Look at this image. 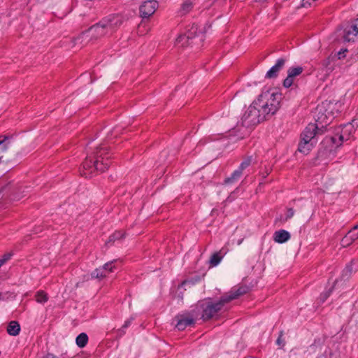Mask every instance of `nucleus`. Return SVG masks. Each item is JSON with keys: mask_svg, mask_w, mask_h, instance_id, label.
Instances as JSON below:
<instances>
[{"mask_svg": "<svg viewBox=\"0 0 358 358\" xmlns=\"http://www.w3.org/2000/svg\"><path fill=\"white\" fill-rule=\"evenodd\" d=\"M285 62L286 59L284 58L278 59L275 64L266 72L265 78L269 79L276 78L285 66Z\"/></svg>", "mask_w": 358, "mask_h": 358, "instance_id": "13", "label": "nucleus"}, {"mask_svg": "<svg viewBox=\"0 0 358 358\" xmlns=\"http://www.w3.org/2000/svg\"><path fill=\"white\" fill-rule=\"evenodd\" d=\"M132 320H133V318H132V317H131V318H129V320H126V321L124 322V324L122 325V327H121V329H120L119 331H122V334H124V330H125L127 327H129L130 326V324H131V323Z\"/></svg>", "mask_w": 358, "mask_h": 358, "instance_id": "32", "label": "nucleus"}, {"mask_svg": "<svg viewBox=\"0 0 358 358\" xmlns=\"http://www.w3.org/2000/svg\"><path fill=\"white\" fill-rule=\"evenodd\" d=\"M246 292L245 287L232 289L229 293L223 296L217 302H213L210 299L199 301L196 307V312L203 320H208L215 316L224 306L233 299H236Z\"/></svg>", "mask_w": 358, "mask_h": 358, "instance_id": "1", "label": "nucleus"}, {"mask_svg": "<svg viewBox=\"0 0 358 358\" xmlns=\"http://www.w3.org/2000/svg\"><path fill=\"white\" fill-rule=\"evenodd\" d=\"M1 143V142L0 141V144Z\"/></svg>", "mask_w": 358, "mask_h": 358, "instance_id": "39", "label": "nucleus"}, {"mask_svg": "<svg viewBox=\"0 0 358 358\" xmlns=\"http://www.w3.org/2000/svg\"><path fill=\"white\" fill-rule=\"evenodd\" d=\"M10 138L8 136H0V150L2 152H5L8 150L10 146Z\"/></svg>", "mask_w": 358, "mask_h": 358, "instance_id": "21", "label": "nucleus"}, {"mask_svg": "<svg viewBox=\"0 0 358 358\" xmlns=\"http://www.w3.org/2000/svg\"><path fill=\"white\" fill-rule=\"evenodd\" d=\"M35 298L36 301L39 303H45L48 300V294L42 290L38 291L36 293Z\"/></svg>", "mask_w": 358, "mask_h": 358, "instance_id": "22", "label": "nucleus"}, {"mask_svg": "<svg viewBox=\"0 0 358 358\" xmlns=\"http://www.w3.org/2000/svg\"><path fill=\"white\" fill-rule=\"evenodd\" d=\"M323 127L324 126L322 125V128L319 129L318 124H309L301 135L298 150L305 155L308 154L317 142L316 136L323 133Z\"/></svg>", "mask_w": 358, "mask_h": 358, "instance_id": "4", "label": "nucleus"}, {"mask_svg": "<svg viewBox=\"0 0 358 358\" xmlns=\"http://www.w3.org/2000/svg\"><path fill=\"white\" fill-rule=\"evenodd\" d=\"M353 126L351 124L344 125L340 131H337L334 136H332L326 140L331 141L336 147L341 145L344 141H348L350 138V134L353 131Z\"/></svg>", "mask_w": 358, "mask_h": 358, "instance_id": "7", "label": "nucleus"}, {"mask_svg": "<svg viewBox=\"0 0 358 358\" xmlns=\"http://www.w3.org/2000/svg\"><path fill=\"white\" fill-rule=\"evenodd\" d=\"M251 162H252V157H248L240 164L238 170H241V172L242 173L244 169H245L247 167H248L250 165Z\"/></svg>", "mask_w": 358, "mask_h": 358, "instance_id": "26", "label": "nucleus"}, {"mask_svg": "<svg viewBox=\"0 0 358 358\" xmlns=\"http://www.w3.org/2000/svg\"><path fill=\"white\" fill-rule=\"evenodd\" d=\"M110 157L108 148L105 144L101 145L96 148L93 157L87 156L80 171V174L85 178H90L96 171H105L110 164Z\"/></svg>", "mask_w": 358, "mask_h": 358, "instance_id": "2", "label": "nucleus"}, {"mask_svg": "<svg viewBox=\"0 0 358 358\" xmlns=\"http://www.w3.org/2000/svg\"><path fill=\"white\" fill-rule=\"evenodd\" d=\"M357 231H358V229H357Z\"/></svg>", "mask_w": 358, "mask_h": 358, "instance_id": "40", "label": "nucleus"}, {"mask_svg": "<svg viewBox=\"0 0 358 358\" xmlns=\"http://www.w3.org/2000/svg\"><path fill=\"white\" fill-rule=\"evenodd\" d=\"M225 252H222V250H221L218 252L214 253L210 259V263L212 266H215L220 264L222 259L223 258Z\"/></svg>", "mask_w": 358, "mask_h": 358, "instance_id": "18", "label": "nucleus"}, {"mask_svg": "<svg viewBox=\"0 0 358 358\" xmlns=\"http://www.w3.org/2000/svg\"><path fill=\"white\" fill-rule=\"evenodd\" d=\"M8 298V292H0V301H4Z\"/></svg>", "mask_w": 358, "mask_h": 358, "instance_id": "35", "label": "nucleus"}, {"mask_svg": "<svg viewBox=\"0 0 358 358\" xmlns=\"http://www.w3.org/2000/svg\"><path fill=\"white\" fill-rule=\"evenodd\" d=\"M198 27L197 25H192V28L189 30L187 34L180 36L177 40L176 43L178 45L181 43V45H184L185 43H183L184 41L193 39L196 36H199V34L201 33V30H199V34H197Z\"/></svg>", "mask_w": 358, "mask_h": 358, "instance_id": "14", "label": "nucleus"}, {"mask_svg": "<svg viewBox=\"0 0 358 358\" xmlns=\"http://www.w3.org/2000/svg\"><path fill=\"white\" fill-rule=\"evenodd\" d=\"M290 238L289 233L284 229L276 231L273 234V240L278 243L287 242Z\"/></svg>", "mask_w": 358, "mask_h": 358, "instance_id": "15", "label": "nucleus"}, {"mask_svg": "<svg viewBox=\"0 0 358 358\" xmlns=\"http://www.w3.org/2000/svg\"><path fill=\"white\" fill-rule=\"evenodd\" d=\"M2 157H0V162L1 161Z\"/></svg>", "mask_w": 358, "mask_h": 358, "instance_id": "38", "label": "nucleus"}, {"mask_svg": "<svg viewBox=\"0 0 358 358\" xmlns=\"http://www.w3.org/2000/svg\"><path fill=\"white\" fill-rule=\"evenodd\" d=\"M88 31L90 32L96 38L110 34L103 20H101L99 23L92 26L88 29Z\"/></svg>", "mask_w": 358, "mask_h": 358, "instance_id": "12", "label": "nucleus"}, {"mask_svg": "<svg viewBox=\"0 0 358 358\" xmlns=\"http://www.w3.org/2000/svg\"><path fill=\"white\" fill-rule=\"evenodd\" d=\"M355 264L354 262H352L350 264L347 265L345 269L343 271V276L348 278L351 274L357 270V268H354L353 266Z\"/></svg>", "mask_w": 358, "mask_h": 358, "instance_id": "23", "label": "nucleus"}, {"mask_svg": "<svg viewBox=\"0 0 358 358\" xmlns=\"http://www.w3.org/2000/svg\"><path fill=\"white\" fill-rule=\"evenodd\" d=\"M20 331V327L17 322L11 321L7 327V331L10 336H17Z\"/></svg>", "mask_w": 358, "mask_h": 358, "instance_id": "16", "label": "nucleus"}, {"mask_svg": "<svg viewBox=\"0 0 358 358\" xmlns=\"http://www.w3.org/2000/svg\"><path fill=\"white\" fill-rule=\"evenodd\" d=\"M313 0H302L301 6L304 8H308L311 6Z\"/></svg>", "mask_w": 358, "mask_h": 358, "instance_id": "33", "label": "nucleus"}, {"mask_svg": "<svg viewBox=\"0 0 358 358\" xmlns=\"http://www.w3.org/2000/svg\"><path fill=\"white\" fill-rule=\"evenodd\" d=\"M259 108L255 100L248 107L241 118L244 127L255 126L268 118Z\"/></svg>", "mask_w": 358, "mask_h": 358, "instance_id": "5", "label": "nucleus"}, {"mask_svg": "<svg viewBox=\"0 0 358 358\" xmlns=\"http://www.w3.org/2000/svg\"><path fill=\"white\" fill-rule=\"evenodd\" d=\"M88 341V336L85 333L80 334L76 339V345L79 348H84Z\"/></svg>", "mask_w": 358, "mask_h": 358, "instance_id": "20", "label": "nucleus"}, {"mask_svg": "<svg viewBox=\"0 0 358 358\" xmlns=\"http://www.w3.org/2000/svg\"><path fill=\"white\" fill-rule=\"evenodd\" d=\"M242 173L241 170H235L230 177L227 178L224 180V184L226 185H231L234 182H237L241 177Z\"/></svg>", "mask_w": 358, "mask_h": 358, "instance_id": "17", "label": "nucleus"}, {"mask_svg": "<svg viewBox=\"0 0 358 358\" xmlns=\"http://www.w3.org/2000/svg\"><path fill=\"white\" fill-rule=\"evenodd\" d=\"M330 121L331 118L327 115H324V117H322V115L321 117H318L317 120L319 124H324L327 125Z\"/></svg>", "mask_w": 358, "mask_h": 358, "instance_id": "29", "label": "nucleus"}, {"mask_svg": "<svg viewBox=\"0 0 358 358\" xmlns=\"http://www.w3.org/2000/svg\"><path fill=\"white\" fill-rule=\"evenodd\" d=\"M358 227L355 225L351 230L348 231L347 235L348 237L353 240L354 241L358 238Z\"/></svg>", "mask_w": 358, "mask_h": 358, "instance_id": "25", "label": "nucleus"}, {"mask_svg": "<svg viewBox=\"0 0 358 358\" xmlns=\"http://www.w3.org/2000/svg\"><path fill=\"white\" fill-rule=\"evenodd\" d=\"M123 237V234L120 231H117L114 233L112 236L109 238V241H115L117 239H120Z\"/></svg>", "mask_w": 358, "mask_h": 358, "instance_id": "31", "label": "nucleus"}, {"mask_svg": "<svg viewBox=\"0 0 358 358\" xmlns=\"http://www.w3.org/2000/svg\"><path fill=\"white\" fill-rule=\"evenodd\" d=\"M11 257V255L8 253V254H5L2 258H1V260H3V264L7 262L8 259H10Z\"/></svg>", "mask_w": 358, "mask_h": 358, "instance_id": "36", "label": "nucleus"}, {"mask_svg": "<svg viewBox=\"0 0 358 358\" xmlns=\"http://www.w3.org/2000/svg\"><path fill=\"white\" fill-rule=\"evenodd\" d=\"M115 261L108 262L105 264L101 268H103V270L106 272V275L110 272L113 271V268H115V266H113Z\"/></svg>", "mask_w": 358, "mask_h": 358, "instance_id": "27", "label": "nucleus"}, {"mask_svg": "<svg viewBox=\"0 0 358 358\" xmlns=\"http://www.w3.org/2000/svg\"><path fill=\"white\" fill-rule=\"evenodd\" d=\"M282 99V94L278 90L270 88L263 90L255 101L263 113L269 117L278 110Z\"/></svg>", "mask_w": 358, "mask_h": 358, "instance_id": "3", "label": "nucleus"}, {"mask_svg": "<svg viewBox=\"0 0 358 358\" xmlns=\"http://www.w3.org/2000/svg\"><path fill=\"white\" fill-rule=\"evenodd\" d=\"M103 21L106 24V27L108 29L110 34H111L122 24L123 20L120 15H111L104 17Z\"/></svg>", "mask_w": 358, "mask_h": 358, "instance_id": "9", "label": "nucleus"}, {"mask_svg": "<svg viewBox=\"0 0 358 358\" xmlns=\"http://www.w3.org/2000/svg\"><path fill=\"white\" fill-rule=\"evenodd\" d=\"M303 71L301 66L290 67L287 70V76L283 81V86L286 88L291 87L294 83V78L301 75Z\"/></svg>", "mask_w": 358, "mask_h": 358, "instance_id": "11", "label": "nucleus"}, {"mask_svg": "<svg viewBox=\"0 0 358 358\" xmlns=\"http://www.w3.org/2000/svg\"><path fill=\"white\" fill-rule=\"evenodd\" d=\"M331 290L329 289L328 291H326V292H323L322 294H321V295L319 298L320 303H324L327 300V299L331 295Z\"/></svg>", "mask_w": 358, "mask_h": 358, "instance_id": "28", "label": "nucleus"}, {"mask_svg": "<svg viewBox=\"0 0 358 358\" xmlns=\"http://www.w3.org/2000/svg\"><path fill=\"white\" fill-rule=\"evenodd\" d=\"M294 210L292 208H289L286 213V220L290 219L293 217Z\"/></svg>", "mask_w": 358, "mask_h": 358, "instance_id": "34", "label": "nucleus"}, {"mask_svg": "<svg viewBox=\"0 0 358 358\" xmlns=\"http://www.w3.org/2000/svg\"><path fill=\"white\" fill-rule=\"evenodd\" d=\"M193 8V2L191 0L185 1L181 5L179 13L181 15L188 13Z\"/></svg>", "mask_w": 358, "mask_h": 358, "instance_id": "19", "label": "nucleus"}, {"mask_svg": "<svg viewBox=\"0 0 358 358\" xmlns=\"http://www.w3.org/2000/svg\"><path fill=\"white\" fill-rule=\"evenodd\" d=\"M197 317L198 314L194 310L191 314L179 315L176 317V327L180 331L184 330L187 327L192 325Z\"/></svg>", "mask_w": 358, "mask_h": 358, "instance_id": "8", "label": "nucleus"}, {"mask_svg": "<svg viewBox=\"0 0 358 358\" xmlns=\"http://www.w3.org/2000/svg\"><path fill=\"white\" fill-rule=\"evenodd\" d=\"M158 7V3L155 0L144 1L140 6V14L143 18L149 17L155 12Z\"/></svg>", "mask_w": 358, "mask_h": 358, "instance_id": "10", "label": "nucleus"}, {"mask_svg": "<svg viewBox=\"0 0 358 358\" xmlns=\"http://www.w3.org/2000/svg\"><path fill=\"white\" fill-rule=\"evenodd\" d=\"M277 343H278V344H280V338H278V339L277 340Z\"/></svg>", "mask_w": 358, "mask_h": 358, "instance_id": "37", "label": "nucleus"}, {"mask_svg": "<svg viewBox=\"0 0 358 358\" xmlns=\"http://www.w3.org/2000/svg\"><path fill=\"white\" fill-rule=\"evenodd\" d=\"M341 34L345 42L356 41L358 38V18L351 24H347Z\"/></svg>", "mask_w": 358, "mask_h": 358, "instance_id": "6", "label": "nucleus"}, {"mask_svg": "<svg viewBox=\"0 0 358 358\" xmlns=\"http://www.w3.org/2000/svg\"><path fill=\"white\" fill-rule=\"evenodd\" d=\"M353 242H354V241L351 240V238L350 237H348V236L346 234L345 236V237L341 241V245L343 247H346V246L350 245V244H352Z\"/></svg>", "mask_w": 358, "mask_h": 358, "instance_id": "30", "label": "nucleus"}, {"mask_svg": "<svg viewBox=\"0 0 358 358\" xmlns=\"http://www.w3.org/2000/svg\"><path fill=\"white\" fill-rule=\"evenodd\" d=\"M92 278H103L106 276V272L102 268L95 269L91 274Z\"/></svg>", "mask_w": 358, "mask_h": 358, "instance_id": "24", "label": "nucleus"}]
</instances>
